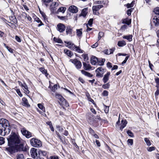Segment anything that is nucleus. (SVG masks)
I'll list each match as a JSON object with an SVG mask.
<instances>
[{"label":"nucleus","mask_w":159,"mask_h":159,"mask_svg":"<svg viewBox=\"0 0 159 159\" xmlns=\"http://www.w3.org/2000/svg\"><path fill=\"white\" fill-rule=\"evenodd\" d=\"M69 10L73 13H76L78 11V8L74 5L70 6L69 7Z\"/></svg>","instance_id":"nucleus-13"},{"label":"nucleus","mask_w":159,"mask_h":159,"mask_svg":"<svg viewBox=\"0 0 159 159\" xmlns=\"http://www.w3.org/2000/svg\"><path fill=\"white\" fill-rule=\"evenodd\" d=\"M88 121L90 124H93L98 122V121L94 119L93 116L92 115H90L88 118Z\"/></svg>","instance_id":"nucleus-12"},{"label":"nucleus","mask_w":159,"mask_h":159,"mask_svg":"<svg viewBox=\"0 0 159 159\" xmlns=\"http://www.w3.org/2000/svg\"><path fill=\"white\" fill-rule=\"evenodd\" d=\"M126 44L124 40L119 41L118 42L117 45L119 47H123Z\"/></svg>","instance_id":"nucleus-28"},{"label":"nucleus","mask_w":159,"mask_h":159,"mask_svg":"<svg viewBox=\"0 0 159 159\" xmlns=\"http://www.w3.org/2000/svg\"><path fill=\"white\" fill-rule=\"evenodd\" d=\"M28 131L26 130L25 129L23 128L21 130V132L22 134L26 137V133H28Z\"/></svg>","instance_id":"nucleus-38"},{"label":"nucleus","mask_w":159,"mask_h":159,"mask_svg":"<svg viewBox=\"0 0 159 159\" xmlns=\"http://www.w3.org/2000/svg\"><path fill=\"white\" fill-rule=\"evenodd\" d=\"M8 146H15L21 143L22 139L19 134L14 132H11L7 139Z\"/></svg>","instance_id":"nucleus-2"},{"label":"nucleus","mask_w":159,"mask_h":159,"mask_svg":"<svg viewBox=\"0 0 159 159\" xmlns=\"http://www.w3.org/2000/svg\"><path fill=\"white\" fill-rule=\"evenodd\" d=\"M114 51V50H113L112 49H110L109 50L107 49H106L104 50L103 52L105 54L107 55H109L112 53Z\"/></svg>","instance_id":"nucleus-24"},{"label":"nucleus","mask_w":159,"mask_h":159,"mask_svg":"<svg viewBox=\"0 0 159 159\" xmlns=\"http://www.w3.org/2000/svg\"><path fill=\"white\" fill-rule=\"evenodd\" d=\"M104 35V33L102 32H99L98 34V41L100 40L101 38Z\"/></svg>","instance_id":"nucleus-41"},{"label":"nucleus","mask_w":159,"mask_h":159,"mask_svg":"<svg viewBox=\"0 0 159 159\" xmlns=\"http://www.w3.org/2000/svg\"><path fill=\"white\" fill-rule=\"evenodd\" d=\"M37 149L34 148H32L30 150V153L31 157L34 159H36L38 157Z\"/></svg>","instance_id":"nucleus-9"},{"label":"nucleus","mask_w":159,"mask_h":159,"mask_svg":"<svg viewBox=\"0 0 159 159\" xmlns=\"http://www.w3.org/2000/svg\"><path fill=\"white\" fill-rule=\"evenodd\" d=\"M72 29L70 26H67L66 27V34H71L72 33Z\"/></svg>","instance_id":"nucleus-29"},{"label":"nucleus","mask_w":159,"mask_h":159,"mask_svg":"<svg viewBox=\"0 0 159 159\" xmlns=\"http://www.w3.org/2000/svg\"><path fill=\"white\" fill-rule=\"evenodd\" d=\"M82 57L84 58L85 61L87 60L88 59V57L87 55L83 54L82 55Z\"/></svg>","instance_id":"nucleus-56"},{"label":"nucleus","mask_w":159,"mask_h":159,"mask_svg":"<svg viewBox=\"0 0 159 159\" xmlns=\"http://www.w3.org/2000/svg\"><path fill=\"white\" fill-rule=\"evenodd\" d=\"M39 70L43 74H45L46 76H47L48 75V74L47 73V70H45L44 68H39Z\"/></svg>","instance_id":"nucleus-30"},{"label":"nucleus","mask_w":159,"mask_h":159,"mask_svg":"<svg viewBox=\"0 0 159 159\" xmlns=\"http://www.w3.org/2000/svg\"><path fill=\"white\" fill-rule=\"evenodd\" d=\"M110 86V85L109 83H107L106 84H103L102 86V87L104 89H108Z\"/></svg>","instance_id":"nucleus-43"},{"label":"nucleus","mask_w":159,"mask_h":159,"mask_svg":"<svg viewBox=\"0 0 159 159\" xmlns=\"http://www.w3.org/2000/svg\"><path fill=\"white\" fill-rule=\"evenodd\" d=\"M153 21L156 26H157L159 25V17L154 16L153 19Z\"/></svg>","instance_id":"nucleus-16"},{"label":"nucleus","mask_w":159,"mask_h":159,"mask_svg":"<svg viewBox=\"0 0 159 159\" xmlns=\"http://www.w3.org/2000/svg\"><path fill=\"white\" fill-rule=\"evenodd\" d=\"M58 3L56 2H53L51 5L50 7V9L52 11L54 12L55 10V8L56 7L58 6Z\"/></svg>","instance_id":"nucleus-15"},{"label":"nucleus","mask_w":159,"mask_h":159,"mask_svg":"<svg viewBox=\"0 0 159 159\" xmlns=\"http://www.w3.org/2000/svg\"><path fill=\"white\" fill-rule=\"evenodd\" d=\"M57 89V84L54 85L52 88V90L54 91L56 89Z\"/></svg>","instance_id":"nucleus-61"},{"label":"nucleus","mask_w":159,"mask_h":159,"mask_svg":"<svg viewBox=\"0 0 159 159\" xmlns=\"http://www.w3.org/2000/svg\"><path fill=\"white\" fill-rule=\"evenodd\" d=\"M105 61V59H102L101 60H98V64L100 66H102L104 64V62Z\"/></svg>","instance_id":"nucleus-34"},{"label":"nucleus","mask_w":159,"mask_h":159,"mask_svg":"<svg viewBox=\"0 0 159 159\" xmlns=\"http://www.w3.org/2000/svg\"><path fill=\"white\" fill-rule=\"evenodd\" d=\"M31 133L29 131H28V133H26V137L27 138H29L31 137Z\"/></svg>","instance_id":"nucleus-52"},{"label":"nucleus","mask_w":159,"mask_h":159,"mask_svg":"<svg viewBox=\"0 0 159 159\" xmlns=\"http://www.w3.org/2000/svg\"><path fill=\"white\" fill-rule=\"evenodd\" d=\"M16 91L17 93L18 94V95L20 97H22V95L21 94V93L19 89L16 90Z\"/></svg>","instance_id":"nucleus-57"},{"label":"nucleus","mask_w":159,"mask_h":159,"mask_svg":"<svg viewBox=\"0 0 159 159\" xmlns=\"http://www.w3.org/2000/svg\"><path fill=\"white\" fill-rule=\"evenodd\" d=\"M74 64L75 65L76 68L78 69H80L82 66L81 62L77 59H76Z\"/></svg>","instance_id":"nucleus-17"},{"label":"nucleus","mask_w":159,"mask_h":159,"mask_svg":"<svg viewBox=\"0 0 159 159\" xmlns=\"http://www.w3.org/2000/svg\"><path fill=\"white\" fill-rule=\"evenodd\" d=\"M65 43L68 45L66 46V47H68L69 48L79 53H83V51L79 47L76 46L71 42L65 41Z\"/></svg>","instance_id":"nucleus-3"},{"label":"nucleus","mask_w":159,"mask_h":159,"mask_svg":"<svg viewBox=\"0 0 159 159\" xmlns=\"http://www.w3.org/2000/svg\"><path fill=\"white\" fill-rule=\"evenodd\" d=\"M83 65L84 67V69L85 70H89L92 68L91 65L89 64L86 63L85 62H83Z\"/></svg>","instance_id":"nucleus-21"},{"label":"nucleus","mask_w":159,"mask_h":159,"mask_svg":"<svg viewBox=\"0 0 159 159\" xmlns=\"http://www.w3.org/2000/svg\"><path fill=\"white\" fill-rule=\"evenodd\" d=\"M102 94L103 96H107L108 95V92L107 91L104 90L102 93Z\"/></svg>","instance_id":"nucleus-53"},{"label":"nucleus","mask_w":159,"mask_h":159,"mask_svg":"<svg viewBox=\"0 0 159 159\" xmlns=\"http://www.w3.org/2000/svg\"><path fill=\"white\" fill-rule=\"evenodd\" d=\"M17 159H24V155L22 154H18L16 156Z\"/></svg>","instance_id":"nucleus-36"},{"label":"nucleus","mask_w":159,"mask_h":159,"mask_svg":"<svg viewBox=\"0 0 159 159\" xmlns=\"http://www.w3.org/2000/svg\"><path fill=\"white\" fill-rule=\"evenodd\" d=\"M53 40L55 41L56 42H57L60 43H62V40L60 39H57L55 37H54L53 38Z\"/></svg>","instance_id":"nucleus-40"},{"label":"nucleus","mask_w":159,"mask_h":159,"mask_svg":"<svg viewBox=\"0 0 159 159\" xmlns=\"http://www.w3.org/2000/svg\"><path fill=\"white\" fill-rule=\"evenodd\" d=\"M126 6L128 8H130L133 7L132 3L131 4L128 3L126 5Z\"/></svg>","instance_id":"nucleus-63"},{"label":"nucleus","mask_w":159,"mask_h":159,"mask_svg":"<svg viewBox=\"0 0 159 159\" xmlns=\"http://www.w3.org/2000/svg\"><path fill=\"white\" fill-rule=\"evenodd\" d=\"M53 0H42L43 2L46 6H48L47 3H49L52 1Z\"/></svg>","instance_id":"nucleus-44"},{"label":"nucleus","mask_w":159,"mask_h":159,"mask_svg":"<svg viewBox=\"0 0 159 159\" xmlns=\"http://www.w3.org/2000/svg\"><path fill=\"white\" fill-rule=\"evenodd\" d=\"M93 21V19H90L88 22V24H89L90 26H91L92 25Z\"/></svg>","instance_id":"nucleus-51"},{"label":"nucleus","mask_w":159,"mask_h":159,"mask_svg":"<svg viewBox=\"0 0 159 159\" xmlns=\"http://www.w3.org/2000/svg\"><path fill=\"white\" fill-rule=\"evenodd\" d=\"M57 29L60 33L64 32L66 29V26L62 23H59L57 25Z\"/></svg>","instance_id":"nucleus-10"},{"label":"nucleus","mask_w":159,"mask_h":159,"mask_svg":"<svg viewBox=\"0 0 159 159\" xmlns=\"http://www.w3.org/2000/svg\"><path fill=\"white\" fill-rule=\"evenodd\" d=\"M5 142V139L3 137H0V145L4 144Z\"/></svg>","instance_id":"nucleus-45"},{"label":"nucleus","mask_w":159,"mask_h":159,"mask_svg":"<svg viewBox=\"0 0 159 159\" xmlns=\"http://www.w3.org/2000/svg\"><path fill=\"white\" fill-rule=\"evenodd\" d=\"M28 131L26 130L25 129L23 128L21 130V132L22 134L26 137V133H28Z\"/></svg>","instance_id":"nucleus-37"},{"label":"nucleus","mask_w":159,"mask_h":159,"mask_svg":"<svg viewBox=\"0 0 159 159\" xmlns=\"http://www.w3.org/2000/svg\"><path fill=\"white\" fill-rule=\"evenodd\" d=\"M66 8L65 7H61L58 9V11L64 13L66 11Z\"/></svg>","instance_id":"nucleus-35"},{"label":"nucleus","mask_w":159,"mask_h":159,"mask_svg":"<svg viewBox=\"0 0 159 159\" xmlns=\"http://www.w3.org/2000/svg\"><path fill=\"white\" fill-rule=\"evenodd\" d=\"M9 147L5 148V150L10 154H12L17 152L16 146H9Z\"/></svg>","instance_id":"nucleus-6"},{"label":"nucleus","mask_w":159,"mask_h":159,"mask_svg":"<svg viewBox=\"0 0 159 159\" xmlns=\"http://www.w3.org/2000/svg\"><path fill=\"white\" fill-rule=\"evenodd\" d=\"M38 106L40 109H43L45 108L43 104L41 103L38 104Z\"/></svg>","instance_id":"nucleus-49"},{"label":"nucleus","mask_w":159,"mask_h":159,"mask_svg":"<svg viewBox=\"0 0 159 159\" xmlns=\"http://www.w3.org/2000/svg\"><path fill=\"white\" fill-rule=\"evenodd\" d=\"M30 143L32 146L36 148L40 147L42 145L41 141L35 138L31 139L30 141Z\"/></svg>","instance_id":"nucleus-4"},{"label":"nucleus","mask_w":159,"mask_h":159,"mask_svg":"<svg viewBox=\"0 0 159 159\" xmlns=\"http://www.w3.org/2000/svg\"><path fill=\"white\" fill-rule=\"evenodd\" d=\"M57 130L60 132H61L63 130V129L62 127L59 126H57Z\"/></svg>","instance_id":"nucleus-50"},{"label":"nucleus","mask_w":159,"mask_h":159,"mask_svg":"<svg viewBox=\"0 0 159 159\" xmlns=\"http://www.w3.org/2000/svg\"><path fill=\"white\" fill-rule=\"evenodd\" d=\"M98 60L97 57L94 56H93L91 58L90 62L92 64L95 65L98 62Z\"/></svg>","instance_id":"nucleus-14"},{"label":"nucleus","mask_w":159,"mask_h":159,"mask_svg":"<svg viewBox=\"0 0 159 159\" xmlns=\"http://www.w3.org/2000/svg\"><path fill=\"white\" fill-rule=\"evenodd\" d=\"M19 84L22 87L23 89L25 91V93L26 94H29L30 93V91L28 89V87L25 83H24L22 84L21 82L19 81Z\"/></svg>","instance_id":"nucleus-11"},{"label":"nucleus","mask_w":159,"mask_h":159,"mask_svg":"<svg viewBox=\"0 0 159 159\" xmlns=\"http://www.w3.org/2000/svg\"><path fill=\"white\" fill-rule=\"evenodd\" d=\"M127 142L129 145L131 146L133 144V140L132 139H129L127 140Z\"/></svg>","instance_id":"nucleus-48"},{"label":"nucleus","mask_w":159,"mask_h":159,"mask_svg":"<svg viewBox=\"0 0 159 159\" xmlns=\"http://www.w3.org/2000/svg\"><path fill=\"white\" fill-rule=\"evenodd\" d=\"M57 17L59 19L61 20H64L66 19L65 16H57Z\"/></svg>","instance_id":"nucleus-62"},{"label":"nucleus","mask_w":159,"mask_h":159,"mask_svg":"<svg viewBox=\"0 0 159 159\" xmlns=\"http://www.w3.org/2000/svg\"><path fill=\"white\" fill-rule=\"evenodd\" d=\"M56 97L62 102H63L65 100L64 98L61 95L59 94H56Z\"/></svg>","instance_id":"nucleus-31"},{"label":"nucleus","mask_w":159,"mask_h":159,"mask_svg":"<svg viewBox=\"0 0 159 159\" xmlns=\"http://www.w3.org/2000/svg\"><path fill=\"white\" fill-rule=\"evenodd\" d=\"M104 1H97L95 2V4H100L103 3Z\"/></svg>","instance_id":"nucleus-54"},{"label":"nucleus","mask_w":159,"mask_h":159,"mask_svg":"<svg viewBox=\"0 0 159 159\" xmlns=\"http://www.w3.org/2000/svg\"><path fill=\"white\" fill-rule=\"evenodd\" d=\"M64 52L69 57H71L72 56H73L74 54L73 52H71V51L67 50L64 49Z\"/></svg>","instance_id":"nucleus-22"},{"label":"nucleus","mask_w":159,"mask_h":159,"mask_svg":"<svg viewBox=\"0 0 159 159\" xmlns=\"http://www.w3.org/2000/svg\"><path fill=\"white\" fill-rule=\"evenodd\" d=\"M50 159H59L57 156H53L50 157Z\"/></svg>","instance_id":"nucleus-60"},{"label":"nucleus","mask_w":159,"mask_h":159,"mask_svg":"<svg viewBox=\"0 0 159 159\" xmlns=\"http://www.w3.org/2000/svg\"><path fill=\"white\" fill-rule=\"evenodd\" d=\"M123 38L124 39H127L130 42L132 40V35H129L127 36H124Z\"/></svg>","instance_id":"nucleus-27"},{"label":"nucleus","mask_w":159,"mask_h":159,"mask_svg":"<svg viewBox=\"0 0 159 159\" xmlns=\"http://www.w3.org/2000/svg\"><path fill=\"white\" fill-rule=\"evenodd\" d=\"M37 111L41 114L44 116H45L46 114L45 113V110H37Z\"/></svg>","instance_id":"nucleus-39"},{"label":"nucleus","mask_w":159,"mask_h":159,"mask_svg":"<svg viewBox=\"0 0 159 159\" xmlns=\"http://www.w3.org/2000/svg\"><path fill=\"white\" fill-rule=\"evenodd\" d=\"M15 39L16 40L19 42H20L21 41L20 39L17 36H15Z\"/></svg>","instance_id":"nucleus-58"},{"label":"nucleus","mask_w":159,"mask_h":159,"mask_svg":"<svg viewBox=\"0 0 159 159\" xmlns=\"http://www.w3.org/2000/svg\"><path fill=\"white\" fill-rule=\"evenodd\" d=\"M97 77H102L104 73V70L101 67H98L95 71Z\"/></svg>","instance_id":"nucleus-7"},{"label":"nucleus","mask_w":159,"mask_h":159,"mask_svg":"<svg viewBox=\"0 0 159 159\" xmlns=\"http://www.w3.org/2000/svg\"><path fill=\"white\" fill-rule=\"evenodd\" d=\"M38 157H42V156L46 157L47 155V152L45 151L39 150L38 151Z\"/></svg>","instance_id":"nucleus-19"},{"label":"nucleus","mask_w":159,"mask_h":159,"mask_svg":"<svg viewBox=\"0 0 159 159\" xmlns=\"http://www.w3.org/2000/svg\"><path fill=\"white\" fill-rule=\"evenodd\" d=\"M144 140L148 146H149L151 145V143L148 138H145Z\"/></svg>","instance_id":"nucleus-33"},{"label":"nucleus","mask_w":159,"mask_h":159,"mask_svg":"<svg viewBox=\"0 0 159 159\" xmlns=\"http://www.w3.org/2000/svg\"><path fill=\"white\" fill-rule=\"evenodd\" d=\"M129 57V56H127L125 57V59L122 62V64H125L127 60H128V58Z\"/></svg>","instance_id":"nucleus-59"},{"label":"nucleus","mask_w":159,"mask_h":159,"mask_svg":"<svg viewBox=\"0 0 159 159\" xmlns=\"http://www.w3.org/2000/svg\"><path fill=\"white\" fill-rule=\"evenodd\" d=\"M81 71L82 73L86 76L89 77H92L93 76V75L92 74H91L90 73L84 70H81Z\"/></svg>","instance_id":"nucleus-23"},{"label":"nucleus","mask_w":159,"mask_h":159,"mask_svg":"<svg viewBox=\"0 0 159 159\" xmlns=\"http://www.w3.org/2000/svg\"><path fill=\"white\" fill-rule=\"evenodd\" d=\"M22 101L23 102L24 106L26 107L30 106V105L29 104L28 100L25 97L23 98Z\"/></svg>","instance_id":"nucleus-25"},{"label":"nucleus","mask_w":159,"mask_h":159,"mask_svg":"<svg viewBox=\"0 0 159 159\" xmlns=\"http://www.w3.org/2000/svg\"><path fill=\"white\" fill-rule=\"evenodd\" d=\"M11 127L8 120L4 118H1L0 120V134L4 136L10 132Z\"/></svg>","instance_id":"nucleus-1"},{"label":"nucleus","mask_w":159,"mask_h":159,"mask_svg":"<svg viewBox=\"0 0 159 159\" xmlns=\"http://www.w3.org/2000/svg\"><path fill=\"white\" fill-rule=\"evenodd\" d=\"M127 124V121L126 120H122L121 121V124L120 127V129L122 130Z\"/></svg>","instance_id":"nucleus-18"},{"label":"nucleus","mask_w":159,"mask_h":159,"mask_svg":"<svg viewBox=\"0 0 159 159\" xmlns=\"http://www.w3.org/2000/svg\"><path fill=\"white\" fill-rule=\"evenodd\" d=\"M104 6L102 5H98L93 6V7L92 9L93 13L95 15H98L99 13L97 11H98L100 9L103 7Z\"/></svg>","instance_id":"nucleus-8"},{"label":"nucleus","mask_w":159,"mask_h":159,"mask_svg":"<svg viewBox=\"0 0 159 159\" xmlns=\"http://www.w3.org/2000/svg\"><path fill=\"white\" fill-rule=\"evenodd\" d=\"M98 43L97 42H96L94 44L92 45L91 47L92 48H95L98 46Z\"/></svg>","instance_id":"nucleus-64"},{"label":"nucleus","mask_w":159,"mask_h":159,"mask_svg":"<svg viewBox=\"0 0 159 159\" xmlns=\"http://www.w3.org/2000/svg\"><path fill=\"white\" fill-rule=\"evenodd\" d=\"M110 74V72H108L107 73V74L104 75V77L103 79V80L105 83H106L108 80L109 78V76Z\"/></svg>","instance_id":"nucleus-20"},{"label":"nucleus","mask_w":159,"mask_h":159,"mask_svg":"<svg viewBox=\"0 0 159 159\" xmlns=\"http://www.w3.org/2000/svg\"><path fill=\"white\" fill-rule=\"evenodd\" d=\"M127 134L128 135L131 137L134 136V135L133 133L130 130H128L127 132Z\"/></svg>","instance_id":"nucleus-46"},{"label":"nucleus","mask_w":159,"mask_h":159,"mask_svg":"<svg viewBox=\"0 0 159 159\" xmlns=\"http://www.w3.org/2000/svg\"><path fill=\"white\" fill-rule=\"evenodd\" d=\"M88 8H85L82 11L81 15L84 17H85L88 13Z\"/></svg>","instance_id":"nucleus-26"},{"label":"nucleus","mask_w":159,"mask_h":159,"mask_svg":"<svg viewBox=\"0 0 159 159\" xmlns=\"http://www.w3.org/2000/svg\"><path fill=\"white\" fill-rule=\"evenodd\" d=\"M155 148L154 147H148L147 148V150L149 152H151L155 150Z\"/></svg>","instance_id":"nucleus-47"},{"label":"nucleus","mask_w":159,"mask_h":159,"mask_svg":"<svg viewBox=\"0 0 159 159\" xmlns=\"http://www.w3.org/2000/svg\"><path fill=\"white\" fill-rule=\"evenodd\" d=\"M102 1H104L103 3L101 4V5H104V7H106L107 6V1L106 0H102Z\"/></svg>","instance_id":"nucleus-55"},{"label":"nucleus","mask_w":159,"mask_h":159,"mask_svg":"<svg viewBox=\"0 0 159 159\" xmlns=\"http://www.w3.org/2000/svg\"><path fill=\"white\" fill-rule=\"evenodd\" d=\"M17 152L18 151H23L27 152L28 150V147L24 144L21 143L15 146Z\"/></svg>","instance_id":"nucleus-5"},{"label":"nucleus","mask_w":159,"mask_h":159,"mask_svg":"<svg viewBox=\"0 0 159 159\" xmlns=\"http://www.w3.org/2000/svg\"><path fill=\"white\" fill-rule=\"evenodd\" d=\"M76 33H77V35L79 36H81L82 35V29H78L77 30H76Z\"/></svg>","instance_id":"nucleus-32"},{"label":"nucleus","mask_w":159,"mask_h":159,"mask_svg":"<svg viewBox=\"0 0 159 159\" xmlns=\"http://www.w3.org/2000/svg\"><path fill=\"white\" fill-rule=\"evenodd\" d=\"M153 12L155 14L159 15V7H156L153 10Z\"/></svg>","instance_id":"nucleus-42"}]
</instances>
